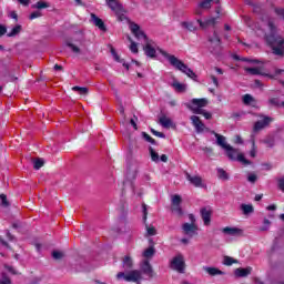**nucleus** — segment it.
<instances>
[{"label": "nucleus", "instance_id": "obj_29", "mask_svg": "<svg viewBox=\"0 0 284 284\" xmlns=\"http://www.w3.org/2000/svg\"><path fill=\"white\" fill-rule=\"evenodd\" d=\"M182 28H185L189 32H196L197 28L194 26V22H181Z\"/></svg>", "mask_w": 284, "mask_h": 284}, {"label": "nucleus", "instance_id": "obj_53", "mask_svg": "<svg viewBox=\"0 0 284 284\" xmlns=\"http://www.w3.org/2000/svg\"><path fill=\"white\" fill-rule=\"evenodd\" d=\"M0 284H12V280L8 277V275L2 274V278L0 280Z\"/></svg>", "mask_w": 284, "mask_h": 284}, {"label": "nucleus", "instance_id": "obj_20", "mask_svg": "<svg viewBox=\"0 0 284 284\" xmlns=\"http://www.w3.org/2000/svg\"><path fill=\"white\" fill-rule=\"evenodd\" d=\"M196 22L202 30H205V28H209V26H216V18H210L205 21L197 19Z\"/></svg>", "mask_w": 284, "mask_h": 284}, {"label": "nucleus", "instance_id": "obj_34", "mask_svg": "<svg viewBox=\"0 0 284 284\" xmlns=\"http://www.w3.org/2000/svg\"><path fill=\"white\" fill-rule=\"evenodd\" d=\"M239 263V260H235L234 257L231 256H224V261H223V265H226L227 267H230L231 265H234Z\"/></svg>", "mask_w": 284, "mask_h": 284}, {"label": "nucleus", "instance_id": "obj_45", "mask_svg": "<svg viewBox=\"0 0 284 284\" xmlns=\"http://www.w3.org/2000/svg\"><path fill=\"white\" fill-rule=\"evenodd\" d=\"M270 225H272V222H270L267 219H264L263 226L260 227V232H267L270 230Z\"/></svg>", "mask_w": 284, "mask_h": 284}, {"label": "nucleus", "instance_id": "obj_44", "mask_svg": "<svg viewBox=\"0 0 284 284\" xmlns=\"http://www.w3.org/2000/svg\"><path fill=\"white\" fill-rule=\"evenodd\" d=\"M73 92H79V94H88V88L75 85L72 88Z\"/></svg>", "mask_w": 284, "mask_h": 284}, {"label": "nucleus", "instance_id": "obj_22", "mask_svg": "<svg viewBox=\"0 0 284 284\" xmlns=\"http://www.w3.org/2000/svg\"><path fill=\"white\" fill-rule=\"evenodd\" d=\"M226 155L231 161H236L239 158V150L234 149L232 145L225 148Z\"/></svg>", "mask_w": 284, "mask_h": 284}, {"label": "nucleus", "instance_id": "obj_64", "mask_svg": "<svg viewBox=\"0 0 284 284\" xmlns=\"http://www.w3.org/2000/svg\"><path fill=\"white\" fill-rule=\"evenodd\" d=\"M12 227H13V230H19V227H21V222L12 223Z\"/></svg>", "mask_w": 284, "mask_h": 284}, {"label": "nucleus", "instance_id": "obj_50", "mask_svg": "<svg viewBox=\"0 0 284 284\" xmlns=\"http://www.w3.org/2000/svg\"><path fill=\"white\" fill-rule=\"evenodd\" d=\"M52 257L55 260V261H61V258H63V254L59 251H53L52 252Z\"/></svg>", "mask_w": 284, "mask_h": 284}, {"label": "nucleus", "instance_id": "obj_32", "mask_svg": "<svg viewBox=\"0 0 284 284\" xmlns=\"http://www.w3.org/2000/svg\"><path fill=\"white\" fill-rule=\"evenodd\" d=\"M32 8L36 10H43L45 8H50V3L40 0L36 4H32Z\"/></svg>", "mask_w": 284, "mask_h": 284}, {"label": "nucleus", "instance_id": "obj_58", "mask_svg": "<svg viewBox=\"0 0 284 284\" xmlns=\"http://www.w3.org/2000/svg\"><path fill=\"white\" fill-rule=\"evenodd\" d=\"M142 210H143V221L145 223L148 221V205L142 204Z\"/></svg>", "mask_w": 284, "mask_h": 284}, {"label": "nucleus", "instance_id": "obj_11", "mask_svg": "<svg viewBox=\"0 0 284 284\" xmlns=\"http://www.w3.org/2000/svg\"><path fill=\"white\" fill-rule=\"evenodd\" d=\"M91 19L95 28H99V30L102 32H108V27H105V22H103L101 18L97 17L94 13H91Z\"/></svg>", "mask_w": 284, "mask_h": 284}, {"label": "nucleus", "instance_id": "obj_33", "mask_svg": "<svg viewBox=\"0 0 284 284\" xmlns=\"http://www.w3.org/2000/svg\"><path fill=\"white\" fill-rule=\"evenodd\" d=\"M172 88H174V90H175L176 92H185V90H186L185 84L180 83V82H178V81H174V82L172 83Z\"/></svg>", "mask_w": 284, "mask_h": 284}, {"label": "nucleus", "instance_id": "obj_60", "mask_svg": "<svg viewBox=\"0 0 284 284\" xmlns=\"http://www.w3.org/2000/svg\"><path fill=\"white\" fill-rule=\"evenodd\" d=\"M278 187L282 192H284V176L278 180Z\"/></svg>", "mask_w": 284, "mask_h": 284}, {"label": "nucleus", "instance_id": "obj_54", "mask_svg": "<svg viewBox=\"0 0 284 284\" xmlns=\"http://www.w3.org/2000/svg\"><path fill=\"white\" fill-rule=\"evenodd\" d=\"M130 50L131 52H133V54L139 53V45L136 44V42H131Z\"/></svg>", "mask_w": 284, "mask_h": 284}, {"label": "nucleus", "instance_id": "obj_17", "mask_svg": "<svg viewBox=\"0 0 284 284\" xmlns=\"http://www.w3.org/2000/svg\"><path fill=\"white\" fill-rule=\"evenodd\" d=\"M141 270L143 274H146V276H154V270L152 268V264H150V261L145 260L143 264L141 265Z\"/></svg>", "mask_w": 284, "mask_h": 284}, {"label": "nucleus", "instance_id": "obj_14", "mask_svg": "<svg viewBox=\"0 0 284 284\" xmlns=\"http://www.w3.org/2000/svg\"><path fill=\"white\" fill-rule=\"evenodd\" d=\"M159 123L160 125H162V128H165L166 130H170V128H176V124L172 122V119L168 118L166 115L160 116Z\"/></svg>", "mask_w": 284, "mask_h": 284}, {"label": "nucleus", "instance_id": "obj_27", "mask_svg": "<svg viewBox=\"0 0 284 284\" xmlns=\"http://www.w3.org/2000/svg\"><path fill=\"white\" fill-rule=\"evenodd\" d=\"M242 101L244 105H252V103H256V99H254L250 93L244 94Z\"/></svg>", "mask_w": 284, "mask_h": 284}, {"label": "nucleus", "instance_id": "obj_36", "mask_svg": "<svg viewBox=\"0 0 284 284\" xmlns=\"http://www.w3.org/2000/svg\"><path fill=\"white\" fill-rule=\"evenodd\" d=\"M112 53L114 54V59H115V61H118V63H122V65H123V68H125V70H130V64L126 63L124 59L119 58V54H116L114 52V49H112Z\"/></svg>", "mask_w": 284, "mask_h": 284}, {"label": "nucleus", "instance_id": "obj_12", "mask_svg": "<svg viewBox=\"0 0 284 284\" xmlns=\"http://www.w3.org/2000/svg\"><path fill=\"white\" fill-rule=\"evenodd\" d=\"M145 57H149V59H156V49L152 47V43L150 41H146L145 45L143 47Z\"/></svg>", "mask_w": 284, "mask_h": 284}, {"label": "nucleus", "instance_id": "obj_16", "mask_svg": "<svg viewBox=\"0 0 284 284\" xmlns=\"http://www.w3.org/2000/svg\"><path fill=\"white\" fill-rule=\"evenodd\" d=\"M235 276H237V278H245V276H250V274H252V266L248 267H239L234 271Z\"/></svg>", "mask_w": 284, "mask_h": 284}, {"label": "nucleus", "instance_id": "obj_25", "mask_svg": "<svg viewBox=\"0 0 284 284\" xmlns=\"http://www.w3.org/2000/svg\"><path fill=\"white\" fill-rule=\"evenodd\" d=\"M240 210L243 212L244 216H248V214H254V205L252 204H241Z\"/></svg>", "mask_w": 284, "mask_h": 284}, {"label": "nucleus", "instance_id": "obj_47", "mask_svg": "<svg viewBox=\"0 0 284 284\" xmlns=\"http://www.w3.org/2000/svg\"><path fill=\"white\" fill-rule=\"evenodd\" d=\"M0 201L4 207L10 206V202H8V196L6 194H3V193L0 194Z\"/></svg>", "mask_w": 284, "mask_h": 284}, {"label": "nucleus", "instance_id": "obj_2", "mask_svg": "<svg viewBox=\"0 0 284 284\" xmlns=\"http://www.w3.org/2000/svg\"><path fill=\"white\" fill-rule=\"evenodd\" d=\"M158 50H159L160 54H162V57L168 59V61L171 63V65H173V68L175 70H180V72H183V74H186V77H189V79H193V80L196 79V73H194L193 70L187 67V64H185L183 61L179 60V58L168 53L163 49H158Z\"/></svg>", "mask_w": 284, "mask_h": 284}, {"label": "nucleus", "instance_id": "obj_15", "mask_svg": "<svg viewBox=\"0 0 284 284\" xmlns=\"http://www.w3.org/2000/svg\"><path fill=\"white\" fill-rule=\"evenodd\" d=\"M187 109L191 110V112H193V114H202V116H204V119H206L207 121H210V119H212V113H210L203 109L194 108L190 104L187 105Z\"/></svg>", "mask_w": 284, "mask_h": 284}, {"label": "nucleus", "instance_id": "obj_62", "mask_svg": "<svg viewBox=\"0 0 284 284\" xmlns=\"http://www.w3.org/2000/svg\"><path fill=\"white\" fill-rule=\"evenodd\" d=\"M10 18L14 19V21H19V14H17V11H11Z\"/></svg>", "mask_w": 284, "mask_h": 284}, {"label": "nucleus", "instance_id": "obj_56", "mask_svg": "<svg viewBox=\"0 0 284 284\" xmlns=\"http://www.w3.org/2000/svg\"><path fill=\"white\" fill-rule=\"evenodd\" d=\"M250 156H252V159L256 156V142L254 141L252 143V150L250 151Z\"/></svg>", "mask_w": 284, "mask_h": 284}, {"label": "nucleus", "instance_id": "obj_63", "mask_svg": "<svg viewBox=\"0 0 284 284\" xmlns=\"http://www.w3.org/2000/svg\"><path fill=\"white\" fill-rule=\"evenodd\" d=\"M7 239H8V241H14V235H12V233H10V231H8Z\"/></svg>", "mask_w": 284, "mask_h": 284}, {"label": "nucleus", "instance_id": "obj_4", "mask_svg": "<svg viewBox=\"0 0 284 284\" xmlns=\"http://www.w3.org/2000/svg\"><path fill=\"white\" fill-rule=\"evenodd\" d=\"M108 7L118 17V21H123L125 19V9L123 4L119 3V0H105Z\"/></svg>", "mask_w": 284, "mask_h": 284}, {"label": "nucleus", "instance_id": "obj_37", "mask_svg": "<svg viewBox=\"0 0 284 284\" xmlns=\"http://www.w3.org/2000/svg\"><path fill=\"white\" fill-rule=\"evenodd\" d=\"M171 212L176 214V216H183V209L181 207V204L171 206Z\"/></svg>", "mask_w": 284, "mask_h": 284}, {"label": "nucleus", "instance_id": "obj_28", "mask_svg": "<svg viewBox=\"0 0 284 284\" xmlns=\"http://www.w3.org/2000/svg\"><path fill=\"white\" fill-rule=\"evenodd\" d=\"M210 43H213L215 48H221V38L216 31L213 32V37L209 39Z\"/></svg>", "mask_w": 284, "mask_h": 284}, {"label": "nucleus", "instance_id": "obj_30", "mask_svg": "<svg viewBox=\"0 0 284 284\" xmlns=\"http://www.w3.org/2000/svg\"><path fill=\"white\" fill-rule=\"evenodd\" d=\"M156 254V248L154 246H149L146 250L143 252L144 258H152Z\"/></svg>", "mask_w": 284, "mask_h": 284}, {"label": "nucleus", "instance_id": "obj_49", "mask_svg": "<svg viewBox=\"0 0 284 284\" xmlns=\"http://www.w3.org/2000/svg\"><path fill=\"white\" fill-rule=\"evenodd\" d=\"M39 17H43V14L41 13V11H33V12L29 16V19H30V21H33V19H39Z\"/></svg>", "mask_w": 284, "mask_h": 284}, {"label": "nucleus", "instance_id": "obj_7", "mask_svg": "<svg viewBox=\"0 0 284 284\" xmlns=\"http://www.w3.org/2000/svg\"><path fill=\"white\" fill-rule=\"evenodd\" d=\"M272 121H274V119L267 115L263 116V120H258L254 123L253 132H261V130L267 128Z\"/></svg>", "mask_w": 284, "mask_h": 284}, {"label": "nucleus", "instance_id": "obj_46", "mask_svg": "<svg viewBox=\"0 0 284 284\" xmlns=\"http://www.w3.org/2000/svg\"><path fill=\"white\" fill-rule=\"evenodd\" d=\"M67 45L72 50V52H74V54L81 53V49L77 47L74 43L68 42Z\"/></svg>", "mask_w": 284, "mask_h": 284}, {"label": "nucleus", "instance_id": "obj_10", "mask_svg": "<svg viewBox=\"0 0 284 284\" xmlns=\"http://www.w3.org/2000/svg\"><path fill=\"white\" fill-rule=\"evenodd\" d=\"M186 180L191 185H194V187H203V179L199 175H191L190 173H186Z\"/></svg>", "mask_w": 284, "mask_h": 284}, {"label": "nucleus", "instance_id": "obj_55", "mask_svg": "<svg viewBox=\"0 0 284 284\" xmlns=\"http://www.w3.org/2000/svg\"><path fill=\"white\" fill-rule=\"evenodd\" d=\"M151 132H152V134H154V136H159V139H165V133H163V132H159L154 129H151Z\"/></svg>", "mask_w": 284, "mask_h": 284}, {"label": "nucleus", "instance_id": "obj_42", "mask_svg": "<svg viewBox=\"0 0 284 284\" xmlns=\"http://www.w3.org/2000/svg\"><path fill=\"white\" fill-rule=\"evenodd\" d=\"M142 136L148 143H151V145H156V140L150 136V134L142 132Z\"/></svg>", "mask_w": 284, "mask_h": 284}, {"label": "nucleus", "instance_id": "obj_51", "mask_svg": "<svg viewBox=\"0 0 284 284\" xmlns=\"http://www.w3.org/2000/svg\"><path fill=\"white\" fill-rule=\"evenodd\" d=\"M270 105H273L274 108H278L281 104L278 102V98H271L268 100Z\"/></svg>", "mask_w": 284, "mask_h": 284}, {"label": "nucleus", "instance_id": "obj_40", "mask_svg": "<svg viewBox=\"0 0 284 284\" xmlns=\"http://www.w3.org/2000/svg\"><path fill=\"white\" fill-rule=\"evenodd\" d=\"M217 176L219 179H222V181H227L230 179V175H227V172L223 169H217Z\"/></svg>", "mask_w": 284, "mask_h": 284}, {"label": "nucleus", "instance_id": "obj_19", "mask_svg": "<svg viewBox=\"0 0 284 284\" xmlns=\"http://www.w3.org/2000/svg\"><path fill=\"white\" fill-rule=\"evenodd\" d=\"M245 72H247V74H252L253 77L261 74L262 77H268V79H274V75L261 72L260 68H245Z\"/></svg>", "mask_w": 284, "mask_h": 284}, {"label": "nucleus", "instance_id": "obj_9", "mask_svg": "<svg viewBox=\"0 0 284 284\" xmlns=\"http://www.w3.org/2000/svg\"><path fill=\"white\" fill-rule=\"evenodd\" d=\"M182 230L184 232V234H186V236H194V234H196V231L199 230V226H196V224L193 223H184L182 225Z\"/></svg>", "mask_w": 284, "mask_h": 284}, {"label": "nucleus", "instance_id": "obj_48", "mask_svg": "<svg viewBox=\"0 0 284 284\" xmlns=\"http://www.w3.org/2000/svg\"><path fill=\"white\" fill-rule=\"evenodd\" d=\"M128 184L130 185L131 190H134V182L130 180V175H126V179L123 181V187H125Z\"/></svg>", "mask_w": 284, "mask_h": 284}, {"label": "nucleus", "instance_id": "obj_31", "mask_svg": "<svg viewBox=\"0 0 284 284\" xmlns=\"http://www.w3.org/2000/svg\"><path fill=\"white\" fill-rule=\"evenodd\" d=\"M22 29L23 28L21 27V24H17L16 27L12 28V30L9 33H7V37H10V38L17 37V34L21 33Z\"/></svg>", "mask_w": 284, "mask_h": 284}, {"label": "nucleus", "instance_id": "obj_41", "mask_svg": "<svg viewBox=\"0 0 284 284\" xmlns=\"http://www.w3.org/2000/svg\"><path fill=\"white\" fill-rule=\"evenodd\" d=\"M43 165H45V162L42 159H37L33 162V170H41V168H43Z\"/></svg>", "mask_w": 284, "mask_h": 284}, {"label": "nucleus", "instance_id": "obj_23", "mask_svg": "<svg viewBox=\"0 0 284 284\" xmlns=\"http://www.w3.org/2000/svg\"><path fill=\"white\" fill-rule=\"evenodd\" d=\"M211 134L215 135V139L217 141V145H220V148H223V150H225L226 148H230V144L225 143V136L216 133V131H211Z\"/></svg>", "mask_w": 284, "mask_h": 284}, {"label": "nucleus", "instance_id": "obj_8", "mask_svg": "<svg viewBox=\"0 0 284 284\" xmlns=\"http://www.w3.org/2000/svg\"><path fill=\"white\" fill-rule=\"evenodd\" d=\"M131 28V32L134 34V37L136 39H144V41L148 43V36L145 34V32L141 31V27L136 23H131L130 26Z\"/></svg>", "mask_w": 284, "mask_h": 284}, {"label": "nucleus", "instance_id": "obj_38", "mask_svg": "<svg viewBox=\"0 0 284 284\" xmlns=\"http://www.w3.org/2000/svg\"><path fill=\"white\" fill-rule=\"evenodd\" d=\"M181 203H183V199L181 197V195L175 194L172 196L171 199V206L173 205H181Z\"/></svg>", "mask_w": 284, "mask_h": 284}, {"label": "nucleus", "instance_id": "obj_52", "mask_svg": "<svg viewBox=\"0 0 284 284\" xmlns=\"http://www.w3.org/2000/svg\"><path fill=\"white\" fill-rule=\"evenodd\" d=\"M149 236H156V229L154 226H146Z\"/></svg>", "mask_w": 284, "mask_h": 284}, {"label": "nucleus", "instance_id": "obj_3", "mask_svg": "<svg viewBox=\"0 0 284 284\" xmlns=\"http://www.w3.org/2000/svg\"><path fill=\"white\" fill-rule=\"evenodd\" d=\"M267 26L270 30V33L265 34V41L267 45H270V48H272L273 45H284V39H282L281 36L278 34L274 21L270 20Z\"/></svg>", "mask_w": 284, "mask_h": 284}, {"label": "nucleus", "instance_id": "obj_26", "mask_svg": "<svg viewBox=\"0 0 284 284\" xmlns=\"http://www.w3.org/2000/svg\"><path fill=\"white\" fill-rule=\"evenodd\" d=\"M273 54L275 57H284V45L283 44H273L272 47Z\"/></svg>", "mask_w": 284, "mask_h": 284}, {"label": "nucleus", "instance_id": "obj_1", "mask_svg": "<svg viewBox=\"0 0 284 284\" xmlns=\"http://www.w3.org/2000/svg\"><path fill=\"white\" fill-rule=\"evenodd\" d=\"M122 267L124 272H119L116 274L118 281H125V283H141V280L143 278V275L141 271L139 270H132L134 267V262L132 261V257L129 255L124 256L122 260Z\"/></svg>", "mask_w": 284, "mask_h": 284}, {"label": "nucleus", "instance_id": "obj_57", "mask_svg": "<svg viewBox=\"0 0 284 284\" xmlns=\"http://www.w3.org/2000/svg\"><path fill=\"white\" fill-rule=\"evenodd\" d=\"M257 179H258V176H256V174H250L247 176V182L248 183H256Z\"/></svg>", "mask_w": 284, "mask_h": 284}, {"label": "nucleus", "instance_id": "obj_43", "mask_svg": "<svg viewBox=\"0 0 284 284\" xmlns=\"http://www.w3.org/2000/svg\"><path fill=\"white\" fill-rule=\"evenodd\" d=\"M150 154H151V161H154V163H158L159 161V153L154 151L152 146L149 148Z\"/></svg>", "mask_w": 284, "mask_h": 284}, {"label": "nucleus", "instance_id": "obj_13", "mask_svg": "<svg viewBox=\"0 0 284 284\" xmlns=\"http://www.w3.org/2000/svg\"><path fill=\"white\" fill-rule=\"evenodd\" d=\"M200 214H201L204 225L207 226L212 223V211L203 207V209H201Z\"/></svg>", "mask_w": 284, "mask_h": 284}, {"label": "nucleus", "instance_id": "obj_24", "mask_svg": "<svg viewBox=\"0 0 284 284\" xmlns=\"http://www.w3.org/2000/svg\"><path fill=\"white\" fill-rule=\"evenodd\" d=\"M223 234H227L229 236H239V234H241V229L239 227H230L226 226L224 229H222Z\"/></svg>", "mask_w": 284, "mask_h": 284}, {"label": "nucleus", "instance_id": "obj_59", "mask_svg": "<svg viewBox=\"0 0 284 284\" xmlns=\"http://www.w3.org/2000/svg\"><path fill=\"white\" fill-rule=\"evenodd\" d=\"M6 32H8V28H6V26L0 24V37H3V34H6Z\"/></svg>", "mask_w": 284, "mask_h": 284}, {"label": "nucleus", "instance_id": "obj_61", "mask_svg": "<svg viewBox=\"0 0 284 284\" xmlns=\"http://www.w3.org/2000/svg\"><path fill=\"white\" fill-rule=\"evenodd\" d=\"M211 80H212L213 84L215 85V88H219V79L216 78V75H211Z\"/></svg>", "mask_w": 284, "mask_h": 284}, {"label": "nucleus", "instance_id": "obj_6", "mask_svg": "<svg viewBox=\"0 0 284 284\" xmlns=\"http://www.w3.org/2000/svg\"><path fill=\"white\" fill-rule=\"evenodd\" d=\"M191 123L193 125V128H195V132H197V134H201L203 132H211V129L205 126V123H203V121L201 120V118L199 115H192L191 118Z\"/></svg>", "mask_w": 284, "mask_h": 284}, {"label": "nucleus", "instance_id": "obj_5", "mask_svg": "<svg viewBox=\"0 0 284 284\" xmlns=\"http://www.w3.org/2000/svg\"><path fill=\"white\" fill-rule=\"evenodd\" d=\"M171 270L179 272V274H185V257H183L182 254H179L172 258Z\"/></svg>", "mask_w": 284, "mask_h": 284}, {"label": "nucleus", "instance_id": "obj_35", "mask_svg": "<svg viewBox=\"0 0 284 284\" xmlns=\"http://www.w3.org/2000/svg\"><path fill=\"white\" fill-rule=\"evenodd\" d=\"M212 1L214 0H202L199 3V8H201L202 10H210V8H212Z\"/></svg>", "mask_w": 284, "mask_h": 284}, {"label": "nucleus", "instance_id": "obj_21", "mask_svg": "<svg viewBox=\"0 0 284 284\" xmlns=\"http://www.w3.org/2000/svg\"><path fill=\"white\" fill-rule=\"evenodd\" d=\"M203 270L210 276H223L225 274V272H223L216 267L204 266Z\"/></svg>", "mask_w": 284, "mask_h": 284}, {"label": "nucleus", "instance_id": "obj_18", "mask_svg": "<svg viewBox=\"0 0 284 284\" xmlns=\"http://www.w3.org/2000/svg\"><path fill=\"white\" fill-rule=\"evenodd\" d=\"M193 108H197L199 110H203V108H205L207 105V99L205 98H201V99H193L191 101Z\"/></svg>", "mask_w": 284, "mask_h": 284}, {"label": "nucleus", "instance_id": "obj_39", "mask_svg": "<svg viewBox=\"0 0 284 284\" xmlns=\"http://www.w3.org/2000/svg\"><path fill=\"white\" fill-rule=\"evenodd\" d=\"M236 161H240V163H243L244 165H252V162L245 159V155L243 153L237 154Z\"/></svg>", "mask_w": 284, "mask_h": 284}]
</instances>
